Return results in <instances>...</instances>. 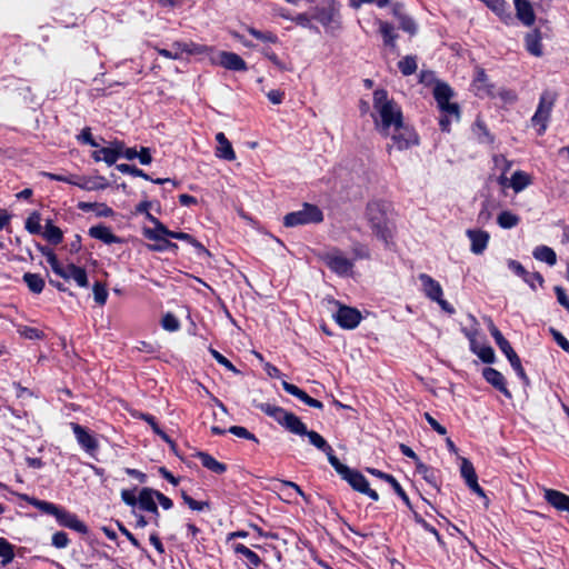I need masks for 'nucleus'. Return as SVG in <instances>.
<instances>
[{"label": "nucleus", "mask_w": 569, "mask_h": 569, "mask_svg": "<svg viewBox=\"0 0 569 569\" xmlns=\"http://www.w3.org/2000/svg\"><path fill=\"white\" fill-rule=\"evenodd\" d=\"M254 407L274 419L289 432L299 436H307L309 442L322 452L331 451V446L326 441V439L318 432L308 430L307 426L295 413L268 402H254Z\"/></svg>", "instance_id": "obj_1"}, {"label": "nucleus", "mask_w": 569, "mask_h": 569, "mask_svg": "<svg viewBox=\"0 0 569 569\" xmlns=\"http://www.w3.org/2000/svg\"><path fill=\"white\" fill-rule=\"evenodd\" d=\"M373 110L372 114L376 129L385 137H389L392 128H399L403 122L400 107L388 98L385 89H377L373 92Z\"/></svg>", "instance_id": "obj_2"}, {"label": "nucleus", "mask_w": 569, "mask_h": 569, "mask_svg": "<svg viewBox=\"0 0 569 569\" xmlns=\"http://www.w3.org/2000/svg\"><path fill=\"white\" fill-rule=\"evenodd\" d=\"M19 497L41 512L54 517L59 526L73 530L87 539L90 538L88 526L76 513L53 502L40 500L26 493L19 495Z\"/></svg>", "instance_id": "obj_3"}, {"label": "nucleus", "mask_w": 569, "mask_h": 569, "mask_svg": "<svg viewBox=\"0 0 569 569\" xmlns=\"http://www.w3.org/2000/svg\"><path fill=\"white\" fill-rule=\"evenodd\" d=\"M366 218L375 236L388 243L392 237V221L390 204L386 201L375 200L367 204Z\"/></svg>", "instance_id": "obj_4"}, {"label": "nucleus", "mask_w": 569, "mask_h": 569, "mask_svg": "<svg viewBox=\"0 0 569 569\" xmlns=\"http://www.w3.org/2000/svg\"><path fill=\"white\" fill-rule=\"evenodd\" d=\"M340 9L341 4L337 0H321L312 8V18L327 33L336 36L342 28Z\"/></svg>", "instance_id": "obj_5"}, {"label": "nucleus", "mask_w": 569, "mask_h": 569, "mask_svg": "<svg viewBox=\"0 0 569 569\" xmlns=\"http://www.w3.org/2000/svg\"><path fill=\"white\" fill-rule=\"evenodd\" d=\"M323 220V213L316 204L303 203L302 208L284 216L283 224L292 228L310 223H319Z\"/></svg>", "instance_id": "obj_6"}, {"label": "nucleus", "mask_w": 569, "mask_h": 569, "mask_svg": "<svg viewBox=\"0 0 569 569\" xmlns=\"http://www.w3.org/2000/svg\"><path fill=\"white\" fill-rule=\"evenodd\" d=\"M558 94L555 91L545 90L539 99L538 108L531 118L533 127H538V134H543Z\"/></svg>", "instance_id": "obj_7"}, {"label": "nucleus", "mask_w": 569, "mask_h": 569, "mask_svg": "<svg viewBox=\"0 0 569 569\" xmlns=\"http://www.w3.org/2000/svg\"><path fill=\"white\" fill-rule=\"evenodd\" d=\"M320 259L332 272L340 277H348L352 273L353 260L348 259L338 248L322 252Z\"/></svg>", "instance_id": "obj_8"}, {"label": "nucleus", "mask_w": 569, "mask_h": 569, "mask_svg": "<svg viewBox=\"0 0 569 569\" xmlns=\"http://www.w3.org/2000/svg\"><path fill=\"white\" fill-rule=\"evenodd\" d=\"M76 440L81 449L89 456L94 457L99 449V441L93 432L78 422H70Z\"/></svg>", "instance_id": "obj_9"}, {"label": "nucleus", "mask_w": 569, "mask_h": 569, "mask_svg": "<svg viewBox=\"0 0 569 569\" xmlns=\"http://www.w3.org/2000/svg\"><path fill=\"white\" fill-rule=\"evenodd\" d=\"M389 136L398 150L408 149L410 146L418 142L417 134L413 129L403 122L400 123L399 128H392Z\"/></svg>", "instance_id": "obj_10"}, {"label": "nucleus", "mask_w": 569, "mask_h": 569, "mask_svg": "<svg viewBox=\"0 0 569 569\" xmlns=\"http://www.w3.org/2000/svg\"><path fill=\"white\" fill-rule=\"evenodd\" d=\"M338 310L335 313L337 323L343 329H355L361 321V313L356 308L342 306L336 301Z\"/></svg>", "instance_id": "obj_11"}, {"label": "nucleus", "mask_w": 569, "mask_h": 569, "mask_svg": "<svg viewBox=\"0 0 569 569\" xmlns=\"http://www.w3.org/2000/svg\"><path fill=\"white\" fill-rule=\"evenodd\" d=\"M346 481L357 491L367 495L372 500H379V495L376 490L370 489L368 480L357 470L350 469L347 472L346 477H343Z\"/></svg>", "instance_id": "obj_12"}, {"label": "nucleus", "mask_w": 569, "mask_h": 569, "mask_svg": "<svg viewBox=\"0 0 569 569\" xmlns=\"http://www.w3.org/2000/svg\"><path fill=\"white\" fill-rule=\"evenodd\" d=\"M171 53L173 56V60H179L182 56L186 54H202L207 51V47L202 44L194 43L192 41H174L171 44Z\"/></svg>", "instance_id": "obj_13"}, {"label": "nucleus", "mask_w": 569, "mask_h": 569, "mask_svg": "<svg viewBox=\"0 0 569 569\" xmlns=\"http://www.w3.org/2000/svg\"><path fill=\"white\" fill-rule=\"evenodd\" d=\"M144 217L154 223L153 229L144 228V238L150 241L161 240L162 238L170 237L171 231L149 213V203L144 201Z\"/></svg>", "instance_id": "obj_14"}, {"label": "nucleus", "mask_w": 569, "mask_h": 569, "mask_svg": "<svg viewBox=\"0 0 569 569\" xmlns=\"http://www.w3.org/2000/svg\"><path fill=\"white\" fill-rule=\"evenodd\" d=\"M69 184L77 186L80 189L88 191L106 189L109 186L104 177L89 178L74 174H71Z\"/></svg>", "instance_id": "obj_15"}, {"label": "nucleus", "mask_w": 569, "mask_h": 569, "mask_svg": "<svg viewBox=\"0 0 569 569\" xmlns=\"http://www.w3.org/2000/svg\"><path fill=\"white\" fill-rule=\"evenodd\" d=\"M422 291L423 293L430 299V300H439L443 296L442 287L441 284L431 278L427 273H420L418 276Z\"/></svg>", "instance_id": "obj_16"}, {"label": "nucleus", "mask_w": 569, "mask_h": 569, "mask_svg": "<svg viewBox=\"0 0 569 569\" xmlns=\"http://www.w3.org/2000/svg\"><path fill=\"white\" fill-rule=\"evenodd\" d=\"M482 376L488 383L502 392L507 398H511V392L508 390L506 379L500 371L488 367L483 369Z\"/></svg>", "instance_id": "obj_17"}, {"label": "nucleus", "mask_w": 569, "mask_h": 569, "mask_svg": "<svg viewBox=\"0 0 569 569\" xmlns=\"http://www.w3.org/2000/svg\"><path fill=\"white\" fill-rule=\"evenodd\" d=\"M88 234L97 240L102 241L106 244H112V243H119L121 242V239L116 236L109 227H107L103 223H99L97 226H92Z\"/></svg>", "instance_id": "obj_18"}, {"label": "nucleus", "mask_w": 569, "mask_h": 569, "mask_svg": "<svg viewBox=\"0 0 569 569\" xmlns=\"http://www.w3.org/2000/svg\"><path fill=\"white\" fill-rule=\"evenodd\" d=\"M489 331L495 339L497 346L501 350V352L507 357L508 360L516 358L518 355L509 343V341L502 336L500 330L495 326L492 320L489 319Z\"/></svg>", "instance_id": "obj_19"}, {"label": "nucleus", "mask_w": 569, "mask_h": 569, "mask_svg": "<svg viewBox=\"0 0 569 569\" xmlns=\"http://www.w3.org/2000/svg\"><path fill=\"white\" fill-rule=\"evenodd\" d=\"M219 63L228 69L233 71H246L247 64L246 61L237 53L222 51L219 53Z\"/></svg>", "instance_id": "obj_20"}, {"label": "nucleus", "mask_w": 569, "mask_h": 569, "mask_svg": "<svg viewBox=\"0 0 569 569\" xmlns=\"http://www.w3.org/2000/svg\"><path fill=\"white\" fill-rule=\"evenodd\" d=\"M517 18L527 27L533 24L536 14L528 0H513Z\"/></svg>", "instance_id": "obj_21"}, {"label": "nucleus", "mask_w": 569, "mask_h": 569, "mask_svg": "<svg viewBox=\"0 0 569 569\" xmlns=\"http://www.w3.org/2000/svg\"><path fill=\"white\" fill-rule=\"evenodd\" d=\"M467 237L471 242V251L481 254L488 246L489 233L482 230H467Z\"/></svg>", "instance_id": "obj_22"}, {"label": "nucleus", "mask_w": 569, "mask_h": 569, "mask_svg": "<svg viewBox=\"0 0 569 569\" xmlns=\"http://www.w3.org/2000/svg\"><path fill=\"white\" fill-rule=\"evenodd\" d=\"M122 156V147L117 146L114 148L111 147H102L92 152V158L94 161L99 162L103 160L109 166L117 162L119 158Z\"/></svg>", "instance_id": "obj_23"}, {"label": "nucleus", "mask_w": 569, "mask_h": 569, "mask_svg": "<svg viewBox=\"0 0 569 569\" xmlns=\"http://www.w3.org/2000/svg\"><path fill=\"white\" fill-rule=\"evenodd\" d=\"M543 496L546 501L556 509L569 512V496L553 489H546Z\"/></svg>", "instance_id": "obj_24"}, {"label": "nucleus", "mask_w": 569, "mask_h": 569, "mask_svg": "<svg viewBox=\"0 0 569 569\" xmlns=\"http://www.w3.org/2000/svg\"><path fill=\"white\" fill-rule=\"evenodd\" d=\"M367 471L369 473H371L372 476L378 477V478L387 481L388 483H390L391 487L393 488V490L396 491V493L402 499V501L407 506H410L409 497L407 496V493L405 492V490L402 489V487L400 486V483L396 480V478L393 476H391L389 473H385L375 468H367Z\"/></svg>", "instance_id": "obj_25"}, {"label": "nucleus", "mask_w": 569, "mask_h": 569, "mask_svg": "<svg viewBox=\"0 0 569 569\" xmlns=\"http://www.w3.org/2000/svg\"><path fill=\"white\" fill-rule=\"evenodd\" d=\"M216 140L218 142V147L216 149V156L229 161L236 159V153L232 149L231 143L227 139L223 132H218L216 134Z\"/></svg>", "instance_id": "obj_26"}, {"label": "nucleus", "mask_w": 569, "mask_h": 569, "mask_svg": "<svg viewBox=\"0 0 569 569\" xmlns=\"http://www.w3.org/2000/svg\"><path fill=\"white\" fill-rule=\"evenodd\" d=\"M159 496H164L158 490L144 488V511L154 515V523L158 526L159 511L157 502H159Z\"/></svg>", "instance_id": "obj_27"}, {"label": "nucleus", "mask_w": 569, "mask_h": 569, "mask_svg": "<svg viewBox=\"0 0 569 569\" xmlns=\"http://www.w3.org/2000/svg\"><path fill=\"white\" fill-rule=\"evenodd\" d=\"M525 40L526 48L531 54L536 57H540L542 54L541 34L539 30H532L527 33Z\"/></svg>", "instance_id": "obj_28"}, {"label": "nucleus", "mask_w": 569, "mask_h": 569, "mask_svg": "<svg viewBox=\"0 0 569 569\" xmlns=\"http://www.w3.org/2000/svg\"><path fill=\"white\" fill-rule=\"evenodd\" d=\"M170 238L186 241L187 243L191 244L196 249L198 256L210 254L206 247L189 233L171 231Z\"/></svg>", "instance_id": "obj_29"}, {"label": "nucleus", "mask_w": 569, "mask_h": 569, "mask_svg": "<svg viewBox=\"0 0 569 569\" xmlns=\"http://www.w3.org/2000/svg\"><path fill=\"white\" fill-rule=\"evenodd\" d=\"M22 279L31 292L39 295L43 291L46 283L39 273L26 272Z\"/></svg>", "instance_id": "obj_30"}, {"label": "nucleus", "mask_w": 569, "mask_h": 569, "mask_svg": "<svg viewBox=\"0 0 569 569\" xmlns=\"http://www.w3.org/2000/svg\"><path fill=\"white\" fill-rule=\"evenodd\" d=\"M42 234L47 239V241L53 246L60 244L63 240L62 230L59 227L54 226L51 220L47 221L44 232Z\"/></svg>", "instance_id": "obj_31"}, {"label": "nucleus", "mask_w": 569, "mask_h": 569, "mask_svg": "<svg viewBox=\"0 0 569 569\" xmlns=\"http://www.w3.org/2000/svg\"><path fill=\"white\" fill-rule=\"evenodd\" d=\"M198 458L200 459L203 467L211 470L214 473H223L227 470L226 465L216 460L212 456L207 452H199Z\"/></svg>", "instance_id": "obj_32"}, {"label": "nucleus", "mask_w": 569, "mask_h": 569, "mask_svg": "<svg viewBox=\"0 0 569 569\" xmlns=\"http://www.w3.org/2000/svg\"><path fill=\"white\" fill-rule=\"evenodd\" d=\"M533 257L539 260L553 266L557 262V256L552 248L547 246H538L532 252Z\"/></svg>", "instance_id": "obj_33"}, {"label": "nucleus", "mask_w": 569, "mask_h": 569, "mask_svg": "<svg viewBox=\"0 0 569 569\" xmlns=\"http://www.w3.org/2000/svg\"><path fill=\"white\" fill-rule=\"evenodd\" d=\"M38 248L41 251V253L46 257L47 262L50 264L52 271L57 276H64L62 271V264L59 261L57 254L53 252V250L40 244L38 246Z\"/></svg>", "instance_id": "obj_34"}, {"label": "nucleus", "mask_w": 569, "mask_h": 569, "mask_svg": "<svg viewBox=\"0 0 569 569\" xmlns=\"http://www.w3.org/2000/svg\"><path fill=\"white\" fill-rule=\"evenodd\" d=\"M473 87L479 96H489L492 93L488 84V77L482 69L477 70Z\"/></svg>", "instance_id": "obj_35"}, {"label": "nucleus", "mask_w": 569, "mask_h": 569, "mask_svg": "<svg viewBox=\"0 0 569 569\" xmlns=\"http://www.w3.org/2000/svg\"><path fill=\"white\" fill-rule=\"evenodd\" d=\"M485 2L493 12H496L501 19H511L509 12V4L505 0H481Z\"/></svg>", "instance_id": "obj_36"}, {"label": "nucleus", "mask_w": 569, "mask_h": 569, "mask_svg": "<svg viewBox=\"0 0 569 569\" xmlns=\"http://www.w3.org/2000/svg\"><path fill=\"white\" fill-rule=\"evenodd\" d=\"M433 96L438 106H442L443 103L450 102V99L453 96V91L448 84L438 83L435 87Z\"/></svg>", "instance_id": "obj_37"}, {"label": "nucleus", "mask_w": 569, "mask_h": 569, "mask_svg": "<svg viewBox=\"0 0 569 569\" xmlns=\"http://www.w3.org/2000/svg\"><path fill=\"white\" fill-rule=\"evenodd\" d=\"M378 24L379 31L383 38V43L386 46L393 48L396 46L395 41L397 39V34L395 33L393 27L389 22L381 20L378 21Z\"/></svg>", "instance_id": "obj_38"}, {"label": "nucleus", "mask_w": 569, "mask_h": 569, "mask_svg": "<svg viewBox=\"0 0 569 569\" xmlns=\"http://www.w3.org/2000/svg\"><path fill=\"white\" fill-rule=\"evenodd\" d=\"M531 183L529 174L523 171H516L510 179V186L516 192L522 191Z\"/></svg>", "instance_id": "obj_39"}, {"label": "nucleus", "mask_w": 569, "mask_h": 569, "mask_svg": "<svg viewBox=\"0 0 569 569\" xmlns=\"http://www.w3.org/2000/svg\"><path fill=\"white\" fill-rule=\"evenodd\" d=\"M0 558L1 565L6 567L14 558V546L10 543L6 538H0Z\"/></svg>", "instance_id": "obj_40"}, {"label": "nucleus", "mask_w": 569, "mask_h": 569, "mask_svg": "<svg viewBox=\"0 0 569 569\" xmlns=\"http://www.w3.org/2000/svg\"><path fill=\"white\" fill-rule=\"evenodd\" d=\"M41 214L39 211H32L24 222L26 230L31 234H40L41 227Z\"/></svg>", "instance_id": "obj_41"}, {"label": "nucleus", "mask_w": 569, "mask_h": 569, "mask_svg": "<svg viewBox=\"0 0 569 569\" xmlns=\"http://www.w3.org/2000/svg\"><path fill=\"white\" fill-rule=\"evenodd\" d=\"M233 549L236 553L242 555L250 565L258 567L261 563L260 557L244 545L237 543Z\"/></svg>", "instance_id": "obj_42"}, {"label": "nucleus", "mask_w": 569, "mask_h": 569, "mask_svg": "<svg viewBox=\"0 0 569 569\" xmlns=\"http://www.w3.org/2000/svg\"><path fill=\"white\" fill-rule=\"evenodd\" d=\"M519 221L520 218L510 211H502L497 218L498 224L503 229H511L516 227Z\"/></svg>", "instance_id": "obj_43"}, {"label": "nucleus", "mask_w": 569, "mask_h": 569, "mask_svg": "<svg viewBox=\"0 0 569 569\" xmlns=\"http://www.w3.org/2000/svg\"><path fill=\"white\" fill-rule=\"evenodd\" d=\"M398 68L403 76H411L417 71V59L413 56H406L398 62Z\"/></svg>", "instance_id": "obj_44"}, {"label": "nucleus", "mask_w": 569, "mask_h": 569, "mask_svg": "<svg viewBox=\"0 0 569 569\" xmlns=\"http://www.w3.org/2000/svg\"><path fill=\"white\" fill-rule=\"evenodd\" d=\"M416 471L422 476V478L432 487L437 488V477L432 468L428 467L421 461H418Z\"/></svg>", "instance_id": "obj_45"}, {"label": "nucleus", "mask_w": 569, "mask_h": 569, "mask_svg": "<svg viewBox=\"0 0 569 569\" xmlns=\"http://www.w3.org/2000/svg\"><path fill=\"white\" fill-rule=\"evenodd\" d=\"M122 500L132 507L138 506L139 508H142V490H140L138 493L136 490H128L124 489L121 492Z\"/></svg>", "instance_id": "obj_46"}, {"label": "nucleus", "mask_w": 569, "mask_h": 569, "mask_svg": "<svg viewBox=\"0 0 569 569\" xmlns=\"http://www.w3.org/2000/svg\"><path fill=\"white\" fill-rule=\"evenodd\" d=\"M169 237L162 238L161 240L153 241V243L148 244V249L152 251H172L176 252L178 246L168 239Z\"/></svg>", "instance_id": "obj_47"}, {"label": "nucleus", "mask_w": 569, "mask_h": 569, "mask_svg": "<svg viewBox=\"0 0 569 569\" xmlns=\"http://www.w3.org/2000/svg\"><path fill=\"white\" fill-rule=\"evenodd\" d=\"M312 20H313L312 12L310 14L302 12V13L297 14L296 17H292V19H291V21H293L296 24H298L302 28H306L309 30H315V31L319 32L318 27H316L312 23Z\"/></svg>", "instance_id": "obj_48"}, {"label": "nucleus", "mask_w": 569, "mask_h": 569, "mask_svg": "<svg viewBox=\"0 0 569 569\" xmlns=\"http://www.w3.org/2000/svg\"><path fill=\"white\" fill-rule=\"evenodd\" d=\"M508 267L512 270L517 276L521 277L525 282H527L532 289H535L533 282L529 279V272L523 268V266L516 260H508Z\"/></svg>", "instance_id": "obj_49"}, {"label": "nucleus", "mask_w": 569, "mask_h": 569, "mask_svg": "<svg viewBox=\"0 0 569 569\" xmlns=\"http://www.w3.org/2000/svg\"><path fill=\"white\" fill-rule=\"evenodd\" d=\"M144 422H147L152 431L158 435L161 439H163L166 442L170 443L172 447L174 446L173 441L170 439V437L160 428L158 425L156 418L151 415L144 413Z\"/></svg>", "instance_id": "obj_50"}, {"label": "nucleus", "mask_w": 569, "mask_h": 569, "mask_svg": "<svg viewBox=\"0 0 569 569\" xmlns=\"http://www.w3.org/2000/svg\"><path fill=\"white\" fill-rule=\"evenodd\" d=\"M460 472L466 483L478 478L472 463L467 458H461Z\"/></svg>", "instance_id": "obj_51"}, {"label": "nucleus", "mask_w": 569, "mask_h": 569, "mask_svg": "<svg viewBox=\"0 0 569 569\" xmlns=\"http://www.w3.org/2000/svg\"><path fill=\"white\" fill-rule=\"evenodd\" d=\"M283 389L291 396L297 397L299 400H301L303 403L308 405V400L311 398L309 395H307L302 389L298 388L297 386L289 383L287 381H282Z\"/></svg>", "instance_id": "obj_52"}, {"label": "nucleus", "mask_w": 569, "mask_h": 569, "mask_svg": "<svg viewBox=\"0 0 569 569\" xmlns=\"http://www.w3.org/2000/svg\"><path fill=\"white\" fill-rule=\"evenodd\" d=\"M283 389L291 396L297 397L299 400H301L303 403L308 405V400L311 398L309 395H307L302 389L298 388L297 386L289 383L287 381H282Z\"/></svg>", "instance_id": "obj_53"}, {"label": "nucleus", "mask_w": 569, "mask_h": 569, "mask_svg": "<svg viewBox=\"0 0 569 569\" xmlns=\"http://www.w3.org/2000/svg\"><path fill=\"white\" fill-rule=\"evenodd\" d=\"M93 298L99 306H103L108 299V290L106 284L100 281H96L93 284Z\"/></svg>", "instance_id": "obj_54"}, {"label": "nucleus", "mask_w": 569, "mask_h": 569, "mask_svg": "<svg viewBox=\"0 0 569 569\" xmlns=\"http://www.w3.org/2000/svg\"><path fill=\"white\" fill-rule=\"evenodd\" d=\"M472 352H475L486 363L495 362V351L489 346L473 347Z\"/></svg>", "instance_id": "obj_55"}, {"label": "nucleus", "mask_w": 569, "mask_h": 569, "mask_svg": "<svg viewBox=\"0 0 569 569\" xmlns=\"http://www.w3.org/2000/svg\"><path fill=\"white\" fill-rule=\"evenodd\" d=\"M326 456L330 465L335 468V470L341 476V478L346 477L347 472H349L350 468L339 461V459L333 455V450L325 451Z\"/></svg>", "instance_id": "obj_56"}, {"label": "nucleus", "mask_w": 569, "mask_h": 569, "mask_svg": "<svg viewBox=\"0 0 569 569\" xmlns=\"http://www.w3.org/2000/svg\"><path fill=\"white\" fill-rule=\"evenodd\" d=\"M326 456L330 465L335 468V470L341 476V478L346 477L347 472H349L350 468L339 461V459L333 455V450L325 451Z\"/></svg>", "instance_id": "obj_57"}, {"label": "nucleus", "mask_w": 569, "mask_h": 569, "mask_svg": "<svg viewBox=\"0 0 569 569\" xmlns=\"http://www.w3.org/2000/svg\"><path fill=\"white\" fill-rule=\"evenodd\" d=\"M161 326L167 331H177L180 328L178 318L171 312L166 313L161 319Z\"/></svg>", "instance_id": "obj_58"}, {"label": "nucleus", "mask_w": 569, "mask_h": 569, "mask_svg": "<svg viewBox=\"0 0 569 569\" xmlns=\"http://www.w3.org/2000/svg\"><path fill=\"white\" fill-rule=\"evenodd\" d=\"M72 270L73 274L71 279H73L79 287L87 288L89 286V279L86 269L82 267H72Z\"/></svg>", "instance_id": "obj_59"}, {"label": "nucleus", "mask_w": 569, "mask_h": 569, "mask_svg": "<svg viewBox=\"0 0 569 569\" xmlns=\"http://www.w3.org/2000/svg\"><path fill=\"white\" fill-rule=\"evenodd\" d=\"M151 3V7L157 6L159 8V11L157 14L160 13H169L176 6L177 1L174 0H148Z\"/></svg>", "instance_id": "obj_60"}, {"label": "nucleus", "mask_w": 569, "mask_h": 569, "mask_svg": "<svg viewBox=\"0 0 569 569\" xmlns=\"http://www.w3.org/2000/svg\"><path fill=\"white\" fill-rule=\"evenodd\" d=\"M228 431L232 435H234L236 437H239V438H243V439H247V440H251V441H254V442H258V439L257 437L251 433L247 428L244 427H241V426H232L228 429Z\"/></svg>", "instance_id": "obj_61"}, {"label": "nucleus", "mask_w": 569, "mask_h": 569, "mask_svg": "<svg viewBox=\"0 0 569 569\" xmlns=\"http://www.w3.org/2000/svg\"><path fill=\"white\" fill-rule=\"evenodd\" d=\"M69 542H70L69 537H68L67 532H64V531H57L52 535L51 543L53 547H56L58 549L67 548Z\"/></svg>", "instance_id": "obj_62"}, {"label": "nucleus", "mask_w": 569, "mask_h": 569, "mask_svg": "<svg viewBox=\"0 0 569 569\" xmlns=\"http://www.w3.org/2000/svg\"><path fill=\"white\" fill-rule=\"evenodd\" d=\"M248 32L253 36L256 39L261 40L263 42H272L276 43L278 41V37L272 32H262L254 28H248Z\"/></svg>", "instance_id": "obj_63"}, {"label": "nucleus", "mask_w": 569, "mask_h": 569, "mask_svg": "<svg viewBox=\"0 0 569 569\" xmlns=\"http://www.w3.org/2000/svg\"><path fill=\"white\" fill-rule=\"evenodd\" d=\"M21 336L26 339L30 340H41L44 338V332L38 328L34 327H23V329L20 331Z\"/></svg>", "instance_id": "obj_64"}]
</instances>
